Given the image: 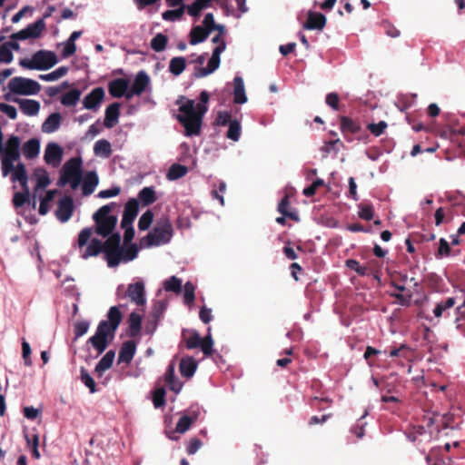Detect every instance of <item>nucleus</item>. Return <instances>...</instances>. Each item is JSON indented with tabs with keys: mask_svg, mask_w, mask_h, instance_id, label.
<instances>
[{
	"mask_svg": "<svg viewBox=\"0 0 465 465\" xmlns=\"http://www.w3.org/2000/svg\"><path fill=\"white\" fill-rule=\"evenodd\" d=\"M21 140L16 135H11L5 143V148L0 152L1 169L4 177L11 173V181L13 183L18 182L22 188L28 186V175L25 165L23 163H18L15 166V162L20 159Z\"/></svg>",
	"mask_w": 465,
	"mask_h": 465,
	"instance_id": "obj_1",
	"label": "nucleus"
},
{
	"mask_svg": "<svg viewBox=\"0 0 465 465\" xmlns=\"http://www.w3.org/2000/svg\"><path fill=\"white\" fill-rule=\"evenodd\" d=\"M199 98L200 102L197 104L193 100L188 99L179 108L181 114L177 115V120L184 127L187 136L200 134L203 115L208 111L206 105L210 98L208 92L202 91Z\"/></svg>",
	"mask_w": 465,
	"mask_h": 465,
	"instance_id": "obj_2",
	"label": "nucleus"
},
{
	"mask_svg": "<svg viewBox=\"0 0 465 465\" xmlns=\"http://www.w3.org/2000/svg\"><path fill=\"white\" fill-rule=\"evenodd\" d=\"M107 320L99 322L94 335L90 337V343L97 351V356L102 354L114 339L115 332L123 320V313L118 306H112L107 312Z\"/></svg>",
	"mask_w": 465,
	"mask_h": 465,
	"instance_id": "obj_3",
	"label": "nucleus"
},
{
	"mask_svg": "<svg viewBox=\"0 0 465 465\" xmlns=\"http://www.w3.org/2000/svg\"><path fill=\"white\" fill-rule=\"evenodd\" d=\"M83 178V161L81 157H74L69 159L63 166L61 174L57 182L59 187H63L67 183L71 188L75 190Z\"/></svg>",
	"mask_w": 465,
	"mask_h": 465,
	"instance_id": "obj_4",
	"label": "nucleus"
},
{
	"mask_svg": "<svg viewBox=\"0 0 465 465\" xmlns=\"http://www.w3.org/2000/svg\"><path fill=\"white\" fill-rule=\"evenodd\" d=\"M116 206L115 203L104 205L99 208L93 215L95 223V232L103 237H107L113 234L115 228L117 218L114 215H109L110 213Z\"/></svg>",
	"mask_w": 465,
	"mask_h": 465,
	"instance_id": "obj_5",
	"label": "nucleus"
},
{
	"mask_svg": "<svg viewBox=\"0 0 465 465\" xmlns=\"http://www.w3.org/2000/svg\"><path fill=\"white\" fill-rule=\"evenodd\" d=\"M57 56L54 52L39 50L31 59H21L19 64L30 70H48L57 64Z\"/></svg>",
	"mask_w": 465,
	"mask_h": 465,
	"instance_id": "obj_6",
	"label": "nucleus"
},
{
	"mask_svg": "<svg viewBox=\"0 0 465 465\" xmlns=\"http://www.w3.org/2000/svg\"><path fill=\"white\" fill-rule=\"evenodd\" d=\"M211 328L208 329V334L202 338L198 331H183V338L185 341V347L188 350H193L196 348H201L203 354L207 357L211 356L213 352V340L210 333Z\"/></svg>",
	"mask_w": 465,
	"mask_h": 465,
	"instance_id": "obj_7",
	"label": "nucleus"
},
{
	"mask_svg": "<svg viewBox=\"0 0 465 465\" xmlns=\"http://www.w3.org/2000/svg\"><path fill=\"white\" fill-rule=\"evenodd\" d=\"M107 237L105 242H102L103 252L108 267L114 268L120 263L121 236L119 232H115Z\"/></svg>",
	"mask_w": 465,
	"mask_h": 465,
	"instance_id": "obj_8",
	"label": "nucleus"
},
{
	"mask_svg": "<svg viewBox=\"0 0 465 465\" xmlns=\"http://www.w3.org/2000/svg\"><path fill=\"white\" fill-rule=\"evenodd\" d=\"M173 235V226L168 220L158 223L146 236L148 246H159L170 242Z\"/></svg>",
	"mask_w": 465,
	"mask_h": 465,
	"instance_id": "obj_9",
	"label": "nucleus"
},
{
	"mask_svg": "<svg viewBox=\"0 0 465 465\" xmlns=\"http://www.w3.org/2000/svg\"><path fill=\"white\" fill-rule=\"evenodd\" d=\"M8 88L15 94L33 95L40 92L41 85L33 79L16 76L9 81Z\"/></svg>",
	"mask_w": 465,
	"mask_h": 465,
	"instance_id": "obj_10",
	"label": "nucleus"
},
{
	"mask_svg": "<svg viewBox=\"0 0 465 465\" xmlns=\"http://www.w3.org/2000/svg\"><path fill=\"white\" fill-rule=\"evenodd\" d=\"M226 44H223L222 45H217L212 54V56L208 62L207 67H196L194 75L197 78L205 77L212 73H213L219 66L221 63L220 55L225 50Z\"/></svg>",
	"mask_w": 465,
	"mask_h": 465,
	"instance_id": "obj_11",
	"label": "nucleus"
},
{
	"mask_svg": "<svg viewBox=\"0 0 465 465\" xmlns=\"http://www.w3.org/2000/svg\"><path fill=\"white\" fill-rule=\"evenodd\" d=\"M45 29V23L43 18L38 19L33 24L28 25L25 28L13 34L10 38L13 40H26L30 38H37Z\"/></svg>",
	"mask_w": 465,
	"mask_h": 465,
	"instance_id": "obj_12",
	"label": "nucleus"
},
{
	"mask_svg": "<svg viewBox=\"0 0 465 465\" xmlns=\"http://www.w3.org/2000/svg\"><path fill=\"white\" fill-rule=\"evenodd\" d=\"M63 158V149L56 143L51 142L48 143L45 150L44 160L45 162L52 165L53 167H58L62 162Z\"/></svg>",
	"mask_w": 465,
	"mask_h": 465,
	"instance_id": "obj_13",
	"label": "nucleus"
},
{
	"mask_svg": "<svg viewBox=\"0 0 465 465\" xmlns=\"http://www.w3.org/2000/svg\"><path fill=\"white\" fill-rule=\"evenodd\" d=\"M104 98V90L103 87L93 89L83 100V105L87 110L98 111Z\"/></svg>",
	"mask_w": 465,
	"mask_h": 465,
	"instance_id": "obj_14",
	"label": "nucleus"
},
{
	"mask_svg": "<svg viewBox=\"0 0 465 465\" xmlns=\"http://www.w3.org/2000/svg\"><path fill=\"white\" fill-rule=\"evenodd\" d=\"M74 208V200L71 196L61 198L55 212L57 219L62 223L67 222L73 215Z\"/></svg>",
	"mask_w": 465,
	"mask_h": 465,
	"instance_id": "obj_15",
	"label": "nucleus"
},
{
	"mask_svg": "<svg viewBox=\"0 0 465 465\" xmlns=\"http://www.w3.org/2000/svg\"><path fill=\"white\" fill-rule=\"evenodd\" d=\"M139 210V203L135 198H131L124 206L121 227L125 228L127 225H133Z\"/></svg>",
	"mask_w": 465,
	"mask_h": 465,
	"instance_id": "obj_16",
	"label": "nucleus"
},
{
	"mask_svg": "<svg viewBox=\"0 0 465 465\" xmlns=\"http://www.w3.org/2000/svg\"><path fill=\"white\" fill-rule=\"evenodd\" d=\"M127 296L137 305H143L145 302L144 284L143 282H136L128 285Z\"/></svg>",
	"mask_w": 465,
	"mask_h": 465,
	"instance_id": "obj_17",
	"label": "nucleus"
},
{
	"mask_svg": "<svg viewBox=\"0 0 465 465\" xmlns=\"http://www.w3.org/2000/svg\"><path fill=\"white\" fill-rule=\"evenodd\" d=\"M340 125L341 133L349 142H351V139L347 137V134H355L360 133L361 130V124L348 116L342 115L340 117Z\"/></svg>",
	"mask_w": 465,
	"mask_h": 465,
	"instance_id": "obj_18",
	"label": "nucleus"
},
{
	"mask_svg": "<svg viewBox=\"0 0 465 465\" xmlns=\"http://www.w3.org/2000/svg\"><path fill=\"white\" fill-rule=\"evenodd\" d=\"M129 87V81L125 78H116L109 82L108 92L114 98H121Z\"/></svg>",
	"mask_w": 465,
	"mask_h": 465,
	"instance_id": "obj_19",
	"label": "nucleus"
},
{
	"mask_svg": "<svg viewBox=\"0 0 465 465\" xmlns=\"http://www.w3.org/2000/svg\"><path fill=\"white\" fill-rule=\"evenodd\" d=\"M326 25V17L321 13L310 11L303 28L307 30H322Z\"/></svg>",
	"mask_w": 465,
	"mask_h": 465,
	"instance_id": "obj_20",
	"label": "nucleus"
},
{
	"mask_svg": "<svg viewBox=\"0 0 465 465\" xmlns=\"http://www.w3.org/2000/svg\"><path fill=\"white\" fill-rule=\"evenodd\" d=\"M136 344L134 341H126L123 343L118 355L119 363H130L135 354Z\"/></svg>",
	"mask_w": 465,
	"mask_h": 465,
	"instance_id": "obj_21",
	"label": "nucleus"
},
{
	"mask_svg": "<svg viewBox=\"0 0 465 465\" xmlns=\"http://www.w3.org/2000/svg\"><path fill=\"white\" fill-rule=\"evenodd\" d=\"M14 102L19 104V108L23 114L28 116H35L39 113L40 104L38 101L32 99H14Z\"/></svg>",
	"mask_w": 465,
	"mask_h": 465,
	"instance_id": "obj_22",
	"label": "nucleus"
},
{
	"mask_svg": "<svg viewBox=\"0 0 465 465\" xmlns=\"http://www.w3.org/2000/svg\"><path fill=\"white\" fill-rule=\"evenodd\" d=\"M197 420V414L194 413L193 416H189V415H183L177 424H176V427H175V430L173 431V432H170L168 437L169 439L171 440H176L178 438L173 436L174 432H177V433H184L186 432L191 425Z\"/></svg>",
	"mask_w": 465,
	"mask_h": 465,
	"instance_id": "obj_23",
	"label": "nucleus"
},
{
	"mask_svg": "<svg viewBox=\"0 0 465 465\" xmlns=\"http://www.w3.org/2000/svg\"><path fill=\"white\" fill-rule=\"evenodd\" d=\"M120 115V104L113 103L105 109V117L104 121V124L106 128L114 127L117 122Z\"/></svg>",
	"mask_w": 465,
	"mask_h": 465,
	"instance_id": "obj_24",
	"label": "nucleus"
},
{
	"mask_svg": "<svg viewBox=\"0 0 465 465\" xmlns=\"http://www.w3.org/2000/svg\"><path fill=\"white\" fill-rule=\"evenodd\" d=\"M197 369V362L193 357H184L179 364V371L183 377L191 378L193 376Z\"/></svg>",
	"mask_w": 465,
	"mask_h": 465,
	"instance_id": "obj_25",
	"label": "nucleus"
},
{
	"mask_svg": "<svg viewBox=\"0 0 465 465\" xmlns=\"http://www.w3.org/2000/svg\"><path fill=\"white\" fill-rule=\"evenodd\" d=\"M22 153L26 159H34L40 153V141L37 138H31L23 144Z\"/></svg>",
	"mask_w": 465,
	"mask_h": 465,
	"instance_id": "obj_26",
	"label": "nucleus"
},
{
	"mask_svg": "<svg viewBox=\"0 0 465 465\" xmlns=\"http://www.w3.org/2000/svg\"><path fill=\"white\" fill-rule=\"evenodd\" d=\"M233 102L237 104H242L247 102L245 94L243 79L241 76H235L233 79Z\"/></svg>",
	"mask_w": 465,
	"mask_h": 465,
	"instance_id": "obj_27",
	"label": "nucleus"
},
{
	"mask_svg": "<svg viewBox=\"0 0 465 465\" xmlns=\"http://www.w3.org/2000/svg\"><path fill=\"white\" fill-rule=\"evenodd\" d=\"M114 356L115 352L111 350L108 351L98 361L94 369V371L98 377H102L104 372L112 367Z\"/></svg>",
	"mask_w": 465,
	"mask_h": 465,
	"instance_id": "obj_28",
	"label": "nucleus"
},
{
	"mask_svg": "<svg viewBox=\"0 0 465 465\" xmlns=\"http://www.w3.org/2000/svg\"><path fill=\"white\" fill-rule=\"evenodd\" d=\"M62 116L59 113L51 114L43 123L42 131L45 134H52L59 129Z\"/></svg>",
	"mask_w": 465,
	"mask_h": 465,
	"instance_id": "obj_29",
	"label": "nucleus"
},
{
	"mask_svg": "<svg viewBox=\"0 0 465 465\" xmlns=\"http://www.w3.org/2000/svg\"><path fill=\"white\" fill-rule=\"evenodd\" d=\"M150 83V78L144 71H140L132 84L133 93H136V95L142 94L147 88Z\"/></svg>",
	"mask_w": 465,
	"mask_h": 465,
	"instance_id": "obj_30",
	"label": "nucleus"
},
{
	"mask_svg": "<svg viewBox=\"0 0 465 465\" xmlns=\"http://www.w3.org/2000/svg\"><path fill=\"white\" fill-rule=\"evenodd\" d=\"M174 370V363L171 362L166 369L164 380L170 390L177 393L182 389V383L176 380Z\"/></svg>",
	"mask_w": 465,
	"mask_h": 465,
	"instance_id": "obj_31",
	"label": "nucleus"
},
{
	"mask_svg": "<svg viewBox=\"0 0 465 465\" xmlns=\"http://www.w3.org/2000/svg\"><path fill=\"white\" fill-rule=\"evenodd\" d=\"M99 179L95 172H88L84 179L82 191L84 195H89L94 193Z\"/></svg>",
	"mask_w": 465,
	"mask_h": 465,
	"instance_id": "obj_32",
	"label": "nucleus"
},
{
	"mask_svg": "<svg viewBox=\"0 0 465 465\" xmlns=\"http://www.w3.org/2000/svg\"><path fill=\"white\" fill-rule=\"evenodd\" d=\"M290 206H291L290 197L288 194H285L280 201L277 210L282 215H284L292 221L298 222L299 221L298 213L295 211H293V212L290 211Z\"/></svg>",
	"mask_w": 465,
	"mask_h": 465,
	"instance_id": "obj_33",
	"label": "nucleus"
},
{
	"mask_svg": "<svg viewBox=\"0 0 465 465\" xmlns=\"http://www.w3.org/2000/svg\"><path fill=\"white\" fill-rule=\"evenodd\" d=\"M211 33L201 25H195L190 32V44L195 45L204 42Z\"/></svg>",
	"mask_w": 465,
	"mask_h": 465,
	"instance_id": "obj_34",
	"label": "nucleus"
},
{
	"mask_svg": "<svg viewBox=\"0 0 465 465\" xmlns=\"http://www.w3.org/2000/svg\"><path fill=\"white\" fill-rule=\"evenodd\" d=\"M138 252L139 250L136 243L124 244V246H121L120 262H127L134 260L138 255Z\"/></svg>",
	"mask_w": 465,
	"mask_h": 465,
	"instance_id": "obj_35",
	"label": "nucleus"
},
{
	"mask_svg": "<svg viewBox=\"0 0 465 465\" xmlns=\"http://www.w3.org/2000/svg\"><path fill=\"white\" fill-rule=\"evenodd\" d=\"M94 152L96 155L108 158L112 154V146L110 142L105 139L98 140L94 146Z\"/></svg>",
	"mask_w": 465,
	"mask_h": 465,
	"instance_id": "obj_36",
	"label": "nucleus"
},
{
	"mask_svg": "<svg viewBox=\"0 0 465 465\" xmlns=\"http://www.w3.org/2000/svg\"><path fill=\"white\" fill-rule=\"evenodd\" d=\"M188 173V168L185 165L180 163H173L168 170L166 177L170 181H174L180 179L186 175Z\"/></svg>",
	"mask_w": 465,
	"mask_h": 465,
	"instance_id": "obj_37",
	"label": "nucleus"
},
{
	"mask_svg": "<svg viewBox=\"0 0 465 465\" xmlns=\"http://www.w3.org/2000/svg\"><path fill=\"white\" fill-rule=\"evenodd\" d=\"M128 322H129L130 336L131 337L137 336L142 329V317L136 312H132L129 316Z\"/></svg>",
	"mask_w": 465,
	"mask_h": 465,
	"instance_id": "obj_38",
	"label": "nucleus"
},
{
	"mask_svg": "<svg viewBox=\"0 0 465 465\" xmlns=\"http://www.w3.org/2000/svg\"><path fill=\"white\" fill-rule=\"evenodd\" d=\"M82 92L79 89H73L61 97V104L64 106H74L80 100Z\"/></svg>",
	"mask_w": 465,
	"mask_h": 465,
	"instance_id": "obj_39",
	"label": "nucleus"
},
{
	"mask_svg": "<svg viewBox=\"0 0 465 465\" xmlns=\"http://www.w3.org/2000/svg\"><path fill=\"white\" fill-rule=\"evenodd\" d=\"M186 67V60L183 56H177L171 59L169 71L174 75H180Z\"/></svg>",
	"mask_w": 465,
	"mask_h": 465,
	"instance_id": "obj_40",
	"label": "nucleus"
},
{
	"mask_svg": "<svg viewBox=\"0 0 465 465\" xmlns=\"http://www.w3.org/2000/svg\"><path fill=\"white\" fill-rule=\"evenodd\" d=\"M103 252L102 242L98 239L91 240L90 243L85 249L84 253L82 254L84 259H87L91 256H97L100 252Z\"/></svg>",
	"mask_w": 465,
	"mask_h": 465,
	"instance_id": "obj_41",
	"label": "nucleus"
},
{
	"mask_svg": "<svg viewBox=\"0 0 465 465\" xmlns=\"http://www.w3.org/2000/svg\"><path fill=\"white\" fill-rule=\"evenodd\" d=\"M139 200L143 206H148L156 201L155 192L152 187L143 188L138 194Z\"/></svg>",
	"mask_w": 465,
	"mask_h": 465,
	"instance_id": "obj_42",
	"label": "nucleus"
},
{
	"mask_svg": "<svg viewBox=\"0 0 465 465\" xmlns=\"http://www.w3.org/2000/svg\"><path fill=\"white\" fill-rule=\"evenodd\" d=\"M167 43L168 37L159 33L151 40V47L155 52H162L166 48Z\"/></svg>",
	"mask_w": 465,
	"mask_h": 465,
	"instance_id": "obj_43",
	"label": "nucleus"
},
{
	"mask_svg": "<svg viewBox=\"0 0 465 465\" xmlns=\"http://www.w3.org/2000/svg\"><path fill=\"white\" fill-rule=\"evenodd\" d=\"M455 303L456 301L453 297H449L446 301L439 302L433 310L435 317L440 318L443 315V312L448 309L452 308Z\"/></svg>",
	"mask_w": 465,
	"mask_h": 465,
	"instance_id": "obj_44",
	"label": "nucleus"
},
{
	"mask_svg": "<svg viewBox=\"0 0 465 465\" xmlns=\"http://www.w3.org/2000/svg\"><path fill=\"white\" fill-rule=\"evenodd\" d=\"M67 73H68V67L61 66L49 74H40L39 78L44 81L51 82V81H55L59 78L64 76Z\"/></svg>",
	"mask_w": 465,
	"mask_h": 465,
	"instance_id": "obj_45",
	"label": "nucleus"
},
{
	"mask_svg": "<svg viewBox=\"0 0 465 465\" xmlns=\"http://www.w3.org/2000/svg\"><path fill=\"white\" fill-rule=\"evenodd\" d=\"M240 136H241V124L238 120L234 119L229 124L226 137L230 140L237 142V141H239Z\"/></svg>",
	"mask_w": 465,
	"mask_h": 465,
	"instance_id": "obj_46",
	"label": "nucleus"
},
{
	"mask_svg": "<svg viewBox=\"0 0 465 465\" xmlns=\"http://www.w3.org/2000/svg\"><path fill=\"white\" fill-rule=\"evenodd\" d=\"M163 287L166 292L179 293L182 291V280L176 276H172L164 282Z\"/></svg>",
	"mask_w": 465,
	"mask_h": 465,
	"instance_id": "obj_47",
	"label": "nucleus"
},
{
	"mask_svg": "<svg viewBox=\"0 0 465 465\" xmlns=\"http://www.w3.org/2000/svg\"><path fill=\"white\" fill-rule=\"evenodd\" d=\"M80 379L82 382L90 390L91 393L96 391V384L94 379L89 374L88 371L84 367L80 369Z\"/></svg>",
	"mask_w": 465,
	"mask_h": 465,
	"instance_id": "obj_48",
	"label": "nucleus"
},
{
	"mask_svg": "<svg viewBox=\"0 0 465 465\" xmlns=\"http://www.w3.org/2000/svg\"><path fill=\"white\" fill-rule=\"evenodd\" d=\"M23 192H17L14 194L13 203L15 207H22L29 200L30 193L29 188H22Z\"/></svg>",
	"mask_w": 465,
	"mask_h": 465,
	"instance_id": "obj_49",
	"label": "nucleus"
},
{
	"mask_svg": "<svg viewBox=\"0 0 465 465\" xmlns=\"http://www.w3.org/2000/svg\"><path fill=\"white\" fill-rule=\"evenodd\" d=\"M185 10V5H182L179 8L174 10H167L162 14V17L165 21H176L182 18Z\"/></svg>",
	"mask_w": 465,
	"mask_h": 465,
	"instance_id": "obj_50",
	"label": "nucleus"
},
{
	"mask_svg": "<svg viewBox=\"0 0 465 465\" xmlns=\"http://www.w3.org/2000/svg\"><path fill=\"white\" fill-rule=\"evenodd\" d=\"M35 174L37 175V184L36 185L38 188L45 189L50 184L51 180L49 178V174L45 169H43V168L36 169Z\"/></svg>",
	"mask_w": 465,
	"mask_h": 465,
	"instance_id": "obj_51",
	"label": "nucleus"
},
{
	"mask_svg": "<svg viewBox=\"0 0 465 465\" xmlns=\"http://www.w3.org/2000/svg\"><path fill=\"white\" fill-rule=\"evenodd\" d=\"M203 25L206 30L212 33L213 30H218L223 32V26L221 25H216L214 22L213 15L212 13H208L205 15L203 19Z\"/></svg>",
	"mask_w": 465,
	"mask_h": 465,
	"instance_id": "obj_52",
	"label": "nucleus"
},
{
	"mask_svg": "<svg viewBox=\"0 0 465 465\" xmlns=\"http://www.w3.org/2000/svg\"><path fill=\"white\" fill-rule=\"evenodd\" d=\"M358 215L361 219L371 221L374 216L373 207L371 204H359Z\"/></svg>",
	"mask_w": 465,
	"mask_h": 465,
	"instance_id": "obj_53",
	"label": "nucleus"
},
{
	"mask_svg": "<svg viewBox=\"0 0 465 465\" xmlns=\"http://www.w3.org/2000/svg\"><path fill=\"white\" fill-rule=\"evenodd\" d=\"M153 219V213L151 210H147L144 213L142 214V216L139 219L138 222V228L141 231L147 230Z\"/></svg>",
	"mask_w": 465,
	"mask_h": 465,
	"instance_id": "obj_54",
	"label": "nucleus"
},
{
	"mask_svg": "<svg viewBox=\"0 0 465 465\" xmlns=\"http://www.w3.org/2000/svg\"><path fill=\"white\" fill-rule=\"evenodd\" d=\"M346 266L351 270L355 271L359 275L365 276L369 273V268L366 266H361L360 262L353 259H349L346 261Z\"/></svg>",
	"mask_w": 465,
	"mask_h": 465,
	"instance_id": "obj_55",
	"label": "nucleus"
},
{
	"mask_svg": "<svg viewBox=\"0 0 465 465\" xmlns=\"http://www.w3.org/2000/svg\"><path fill=\"white\" fill-rule=\"evenodd\" d=\"M194 291H195V287L191 282H187L184 284L183 300H184L185 304L190 305L194 302V299H195Z\"/></svg>",
	"mask_w": 465,
	"mask_h": 465,
	"instance_id": "obj_56",
	"label": "nucleus"
},
{
	"mask_svg": "<svg viewBox=\"0 0 465 465\" xmlns=\"http://www.w3.org/2000/svg\"><path fill=\"white\" fill-rule=\"evenodd\" d=\"M451 249L449 242L444 239L440 238L439 241V248L435 254L437 259H440L445 256H450Z\"/></svg>",
	"mask_w": 465,
	"mask_h": 465,
	"instance_id": "obj_57",
	"label": "nucleus"
},
{
	"mask_svg": "<svg viewBox=\"0 0 465 465\" xmlns=\"http://www.w3.org/2000/svg\"><path fill=\"white\" fill-rule=\"evenodd\" d=\"M153 402L155 408H160L165 403V390L158 388L153 391Z\"/></svg>",
	"mask_w": 465,
	"mask_h": 465,
	"instance_id": "obj_58",
	"label": "nucleus"
},
{
	"mask_svg": "<svg viewBox=\"0 0 465 465\" xmlns=\"http://www.w3.org/2000/svg\"><path fill=\"white\" fill-rule=\"evenodd\" d=\"M388 124L385 121H381L378 124H369L367 125V129L374 135V136H380L383 134L385 129L387 128Z\"/></svg>",
	"mask_w": 465,
	"mask_h": 465,
	"instance_id": "obj_59",
	"label": "nucleus"
},
{
	"mask_svg": "<svg viewBox=\"0 0 465 465\" xmlns=\"http://www.w3.org/2000/svg\"><path fill=\"white\" fill-rule=\"evenodd\" d=\"M93 234V229L90 227L84 228L78 234L77 244L80 248L86 245Z\"/></svg>",
	"mask_w": 465,
	"mask_h": 465,
	"instance_id": "obj_60",
	"label": "nucleus"
},
{
	"mask_svg": "<svg viewBox=\"0 0 465 465\" xmlns=\"http://www.w3.org/2000/svg\"><path fill=\"white\" fill-rule=\"evenodd\" d=\"M231 122H232V114L230 112L220 111L217 114L216 119H215V124L217 125H222V126H225L227 124L229 125Z\"/></svg>",
	"mask_w": 465,
	"mask_h": 465,
	"instance_id": "obj_61",
	"label": "nucleus"
},
{
	"mask_svg": "<svg viewBox=\"0 0 465 465\" xmlns=\"http://www.w3.org/2000/svg\"><path fill=\"white\" fill-rule=\"evenodd\" d=\"M323 184L324 181L321 178H318L313 181L310 186L304 188L302 193L306 197H312L315 194L317 188L322 186Z\"/></svg>",
	"mask_w": 465,
	"mask_h": 465,
	"instance_id": "obj_62",
	"label": "nucleus"
},
{
	"mask_svg": "<svg viewBox=\"0 0 465 465\" xmlns=\"http://www.w3.org/2000/svg\"><path fill=\"white\" fill-rule=\"evenodd\" d=\"M89 322L86 321H81L74 323V331L75 338L77 339L85 334L89 329Z\"/></svg>",
	"mask_w": 465,
	"mask_h": 465,
	"instance_id": "obj_63",
	"label": "nucleus"
},
{
	"mask_svg": "<svg viewBox=\"0 0 465 465\" xmlns=\"http://www.w3.org/2000/svg\"><path fill=\"white\" fill-rule=\"evenodd\" d=\"M14 55L11 50L7 48V46L1 45L0 46V64H9L13 61Z\"/></svg>",
	"mask_w": 465,
	"mask_h": 465,
	"instance_id": "obj_64",
	"label": "nucleus"
}]
</instances>
